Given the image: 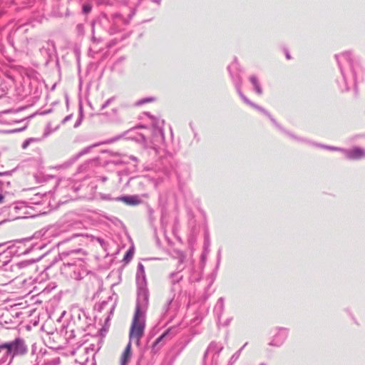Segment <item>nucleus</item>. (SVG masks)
Returning a JSON list of instances; mask_svg holds the SVG:
<instances>
[{"mask_svg": "<svg viewBox=\"0 0 365 365\" xmlns=\"http://www.w3.org/2000/svg\"><path fill=\"white\" fill-rule=\"evenodd\" d=\"M1 175V174L0 173V175Z\"/></svg>", "mask_w": 365, "mask_h": 365, "instance_id": "16", "label": "nucleus"}, {"mask_svg": "<svg viewBox=\"0 0 365 365\" xmlns=\"http://www.w3.org/2000/svg\"><path fill=\"white\" fill-rule=\"evenodd\" d=\"M119 200L131 205H135L140 203V200H138L137 196L122 197L119 198Z\"/></svg>", "mask_w": 365, "mask_h": 365, "instance_id": "4", "label": "nucleus"}, {"mask_svg": "<svg viewBox=\"0 0 365 365\" xmlns=\"http://www.w3.org/2000/svg\"><path fill=\"white\" fill-rule=\"evenodd\" d=\"M4 201V196L0 194V204L3 203Z\"/></svg>", "mask_w": 365, "mask_h": 365, "instance_id": "12", "label": "nucleus"}, {"mask_svg": "<svg viewBox=\"0 0 365 365\" xmlns=\"http://www.w3.org/2000/svg\"><path fill=\"white\" fill-rule=\"evenodd\" d=\"M134 255V250L133 248H130L125 253L123 257V261L125 263H128L133 258Z\"/></svg>", "mask_w": 365, "mask_h": 365, "instance_id": "5", "label": "nucleus"}, {"mask_svg": "<svg viewBox=\"0 0 365 365\" xmlns=\"http://www.w3.org/2000/svg\"><path fill=\"white\" fill-rule=\"evenodd\" d=\"M168 335V331L164 332L162 335H160L156 340L155 341L153 345L156 346L159 344L166 336Z\"/></svg>", "mask_w": 365, "mask_h": 365, "instance_id": "7", "label": "nucleus"}, {"mask_svg": "<svg viewBox=\"0 0 365 365\" xmlns=\"http://www.w3.org/2000/svg\"><path fill=\"white\" fill-rule=\"evenodd\" d=\"M132 357V349H131V343L128 342L127 346H125L123 352L120 355L119 363L120 365H127L130 359Z\"/></svg>", "mask_w": 365, "mask_h": 365, "instance_id": "2", "label": "nucleus"}, {"mask_svg": "<svg viewBox=\"0 0 365 365\" xmlns=\"http://www.w3.org/2000/svg\"><path fill=\"white\" fill-rule=\"evenodd\" d=\"M5 245V242H3V243H1L0 244V247H1L2 245Z\"/></svg>", "mask_w": 365, "mask_h": 365, "instance_id": "14", "label": "nucleus"}, {"mask_svg": "<svg viewBox=\"0 0 365 365\" xmlns=\"http://www.w3.org/2000/svg\"><path fill=\"white\" fill-rule=\"evenodd\" d=\"M83 10L84 13L87 14L91 11V6L89 4L84 5L83 7Z\"/></svg>", "mask_w": 365, "mask_h": 365, "instance_id": "8", "label": "nucleus"}, {"mask_svg": "<svg viewBox=\"0 0 365 365\" xmlns=\"http://www.w3.org/2000/svg\"><path fill=\"white\" fill-rule=\"evenodd\" d=\"M73 253H78V252H80V250H76V251H73Z\"/></svg>", "mask_w": 365, "mask_h": 365, "instance_id": "13", "label": "nucleus"}, {"mask_svg": "<svg viewBox=\"0 0 365 365\" xmlns=\"http://www.w3.org/2000/svg\"><path fill=\"white\" fill-rule=\"evenodd\" d=\"M252 83L255 86V87L257 88V81L255 77H252L250 78Z\"/></svg>", "mask_w": 365, "mask_h": 365, "instance_id": "10", "label": "nucleus"}, {"mask_svg": "<svg viewBox=\"0 0 365 365\" xmlns=\"http://www.w3.org/2000/svg\"><path fill=\"white\" fill-rule=\"evenodd\" d=\"M145 328V317L140 307L137 305L132 319L129 331V342L134 340L135 344L139 346L140 340L144 335Z\"/></svg>", "mask_w": 365, "mask_h": 365, "instance_id": "1", "label": "nucleus"}, {"mask_svg": "<svg viewBox=\"0 0 365 365\" xmlns=\"http://www.w3.org/2000/svg\"><path fill=\"white\" fill-rule=\"evenodd\" d=\"M30 141H31V140H30V139L26 140L23 143V145H22V148H23L24 149H26V148L29 146V145L30 144Z\"/></svg>", "mask_w": 365, "mask_h": 365, "instance_id": "9", "label": "nucleus"}, {"mask_svg": "<svg viewBox=\"0 0 365 365\" xmlns=\"http://www.w3.org/2000/svg\"><path fill=\"white\" fill-rule=\"evenodd\" d=\"M138 269H140V271L141 272H143V273L144 272V267L142 264H138Z\"/></svg>", "mask_w": 365, "mask_h": 365, "instance_id": "11", "label": "nucleus"}, {"mask_svg": "<svg viewBox=\"0 0 365 365\" xmlns=\"http://www.w3.org/2000/svg\"><path fill=\"white\" fill-rule=\"evenodd\" d=\"M83 255H87V253L86 252H83Z\"/></svg>", "mask_w": 365, "mask_h": 365, "instance_id": "15", "label": "nucleus"}, {"mask_svg": "<svg viewBox=\"0 0 365 365\" xmlns=\"http://www.w3.org/2000/svg\"><path fill=\"white\" fill-rule=\"evenodd\" d=\"M155 101V98H143V99H140L138 101L136 102V105L137 106H141L144 103H152Z\"/></svg>", "mask_w": 365, "mask_h": 365, "instance_id": "6", "label": "nucleus"}, {"mask_svg": "<svg viewBox=\"0 0 365 365\" xmlns=\"http://www.w3.org/2000/svg\"><path fill=\"white\" fill-rule=\"evenodd\" d=\"M347 158L351 160H359L365 156L364 150L359 148H355L346 153Z\"/></svg>", "mask_w": 365, "mask_h": 365, "instance_id": "3", "label": "nucleus"}]
</instances>
